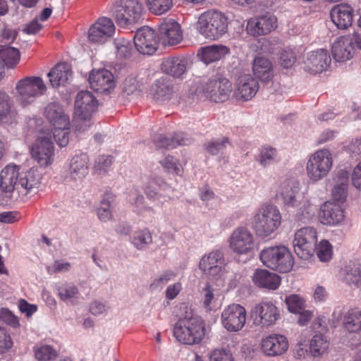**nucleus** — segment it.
<instances>
[{"instance_id": "412c9836", "label": "nucleus", "mask_w": 361, "mask_h": 361, "mask_svg": "<svg viewBox=\"0 0 361 361\" xmlns=\"http://www.w3.org/2000/svg\"><path fill=\"white\" fill-rule=\"evenodd\" d=\"M41 180V174L37 169L31 168L29 170L20 173L17 183V193L23 199L32 192L33 189L39 187Z\"/></svg>"}, {"instance_id": "49530a36", "label": "nucleus", "mask_w": 361, "mask_h": 361, "mask_svg": "<svg viewBox=\"0 0 361 361\" xmlns=\"http://www.w3.org/2000/svg\"><path fill=\"white\" fill-rule=\"evenodd\" d=\"M88 173L85 159H75L70 164L71 178L74 180H82Z\"/></svg>"}, {"instance_id": "bf43d9fd", "label": "nucleus", "mask_w": 361, "mask_h": 361, "mask_svg": "<svg viewBox=\"0 0 361 361\" xmlns=\"http://www.w3.org/2000/svg\"><path fill=\"white\" fill-rule=\"evenodd\" d=\"M296 61V55L291 49H284L281 51L279 63L285 68H290Z\"/></svg>"}, {"instance_id": "6e6d98bb", "label": "nucleus", "mask_w": 361, "mask_h": 361, "mask_svg": "<svg viewBox=\"0 0 361 361\" xmlns=\"http://www.w3.org/2000/svg\"><path fill=\"white\" fill-rule=\"evenodd\" d=\"M69 127L57 126L53 128L54 138L60 147H65L68 143Z\"/></svg>"}, {"instance_id": "c85d7f7f", "label": "nucleus", "mask_w": 361, "mask_h": 361, "mask_svg": "<svg viewBox=\"0 0 361 361\" xmlns=\"http://www.w3.org/2000/svg\"><path fill=\"white\" fill-rule=\"evenodd\" d=\"M188 60L183 56L164 59L161 65V71L174 78L181 77L186 71Z\"/></svg>"}, {"instance_id": "ea45409f", "label": "nucleus", "mask_w": 361, "mask_h": 361, "mask_svg": "<svg viewBox=\"0 0 361 361\" xmlns=\"http://www.w3.org/2000/svg\"><path fill=\"white\" fill-rule=\"evenodd\" d=\"M20 59V51L18 49L0 44V59L8 68H13L18 63Z\"/></svg>"}, {"instance_id": "4d7b16f0", "label": "nucleus", "mask_w": 361, "mask_h": 361, "mask_svg": "<svg viewBox=\"0 0 361 361\" xmlns=\"http://www.w3.org/2000/svg\"><path fill=\"white\" fill-rule=\"evenodd\" d=\"M229 144L228 138L223 137L216 140H212L205 145L206 150L212 155H216L219 152L222 151L226 145Z\"/></svg>"}, {"instance_id": "39448f33", "label": "nucleus", "mask_w": 361, "mask_h": 361, "mask_svg": "<svg viewBox=\"0 0 361 361\" xmlns=\"http://www.w3.org/2000/svg\"><path fill=\"white\" fill-rule=\"evenodd\" d=\"M142 10L139 0H118L112 6V17L118 26L126 27L139 22Z\"/></svg>"}, {"instance_id": "f03ea898", "label": "nucleus", "mask_w": 361, "mask_h": 361, "mask_svg": "<svg viewBox=\"0 0 361 361\" xmlns=\"http://www.w3.org/2000/svg\"><path fill=\"white\" fill-rule=\"evenodd\" d=\"M197 29L205 38L218 39L228 30V18L220 11L208 10L199 16Z\"/></svg>"}, {"instance_id": "c03bdc74", "label": "nucleus", "mask_w": 361, "mask_h": 361, "mask_svg": "<svg viewBox=\"0 0 361 361\" xmlns=\"http://www.w3.org/2000/svg\"><path fill=\"white\" fill-rule=\"evenodd\" d=\"M114 200V195L111 192H106L101 201L100 207L97 209V216L102 221L106 222L112 217L111 202Z\"/></svg>"}, {"instance_id": "8fccbe9b", "label": "nucleus", "mask_w": 361, "mask_h": 361, "mask_svg": "<svg viewBox=\"0 0 361 361\" xmlns=\"http://www.w3.org/2000/svg\"><path fill=\"white\" fill-rule=\"evenodd\" d=\"M114 44L117 58L127 59L131 56L133 47L129 41L125 39H116L114 40Z\"/></svg>"}, {"instance_id": "a18cd8bd", "label": "nucleus", "mask_w": 361, "mask_h": 361, "mask_svg": "<svg viewBox=\"0 0 361 361\" xmlns=\"http://www.w3.org/2000/svg\"><path fill=\"white\" fill-rule=\"evenodd\" d=\"M329 342L322 334H315L310 341V351L314 357L323 355L329 348Z\"/></svg>"}, {"instance_id": "864d4df0", "label": "nucleus", "mask_w": 361, "mask_h": 361, "mask_svg": "<svg viewBox=\"0 0 361 361\" xmlns=\"http://www.w3.org/2000/svg\"><path fill=\"white\" fill-rule=\"evenodd\" d=\"M296 190L288 184H284L281 191V197L284 204L288 207H295L298 203V197L295 195Z\"/></svg>"}, {"instance_id": "13d9d810", "label": "nucleus", "mask_w": 361, "mask_h": 361, "mask_svg": "<svg viewBox=\"0 0 361 361\" xmlns=\"http://www.w3.org/2000/svg\"><path fill=\"white\" fill-rule=\"evenodd\" d=\"M160 163L168 173L177 176L182 175L183 168L178 159H161Z\"/></svg>"}, {"instance_id": "338daca9", "label": "nucleus", "mask_w": 361, "mask_h": 361, "mask_svg": "<svg viewBox=\"0 0 361 361\" xmlns=\"http://www.w3.org/2000/svg\"><path fill=\"white\" fill-rule=\"evenodd\" d=\"M17 32L11 29H4L0 36V44L8 45L12 43L16 38Z\"/></svg>"}, {"instance_id": "69168bd1", "label": "nucleus", "mask_w": 361, "mask_h": 361, "mask_svg": "<svg viewBox=\"0 0 361 361\" xmlns=\"http://www.w3.org/2000/svg\"><path fill=\"white\" fill-rule=\"evenodd\" d=\"M209 361H232V355L225 350H214L209 357Z\"/></svg>"}, {"instance_id": "603ef678", "label": "nucleus", "mask_w": 361, "mask_h": 361, "mask_svg": "<svg viewBox=\"0 0 361 361\" xmlns=\"http://www.w3.org/2000/svg\"><path fill=\"white\" fill-rule=\"evenodd\" d=\"M316 250L317 255L321 262H326L332 259L333 247L328 240H322Z\"/></svg>"}, {"instance_id": "37998d69", "label": "nucleus", "mask_w": 361, "mask_h": 361, "mask_svg": "<svg viewBox=\"0 0 361 361\" xmlns=\"http://www.w3.org/2000/svg\"><path fill=\"white\" fill-rule=\"evenodd\" d=\"M146 6L150 13L157 16L169 12L173 6V0H145Z\"/></svg>"}, {"instance_id": "423d86ee", "label": "nucleus", "mask_w": 361, "mask_h": 361, "mask_svg": "<svg viewBox=\"0 0 361 361\" xmlns=\"http://www.w3.org/2000/svg\"><path fill=\"white\" fill-rule=\"evenodd\" d=\"M16 90L18 93V102L23 107H25L34 102L36 97L43 94L47 90V87L41 78L30 76L19 80Z\"/></svg>"}, {"instance_id": "4468645a", "label": "nucleus", "mask_w": 361, "mask_h": 361, "mask_svg": "<svg viewBox=\"0 0 361 361\" xmlns=\"http://www.w3.org/2000/svg\"><path fill=\"white\" fill-rule=\"evenodd\" d=\"M159 40L155 31L148 26L138 29L134 36L135 46L142 54H153L158 48Z\"/></svg>"}, {"instance_id": "aec40b11", "label": "nucleus", "mask_w": 361, "mask_h": 361, "mask_svg": "<svg viewBox=\"0 0 361 361\" xmlns=\"http://www.w3.org/2000/svg\"><path fill=\"white\" fill-rule=\"evenodd\" d=\"M89 82L91 88L100 93H109L115 87L114 75L104 68L92 70L89 77Z\"/></svg>"}, {"instance_id": "f8f14e48", "label": "nucleus", "mask_w": 361, "mask_h": 361, "mask_svg": "<svg viewBox=\"0 0 361 361\" xmlns=\"http://www.w3.org/2000/svg\"><path fill=\"white\" fill-rule=\"evenodd\" d=\"M202 89L205 97L214 102H223L228 99L232 85L225 78L215 77L204 83Z\"/></svg>"}, {"instance_id": "72a5a7b5", "label": "nucleus", "mask_w": 361, "mask_h": 361, "mask_svg": "<svg viewBox=\"0 0 361 361\" xmlns=\"http://www.w3.org/2000/svg\"><path fill=\"white\" fill-rule=\"evenodd\" d=\"M191 140L184 133H176L174 135L166 136L159 135L154 139V143L159 148L173 149L177 146L187 145Z\"/></svg>"}, {"instance_id": "20e7f679", "label": "nucleus", "mask_w": 361, "mask_h": 361, "mask_svg": "<svg viewBox=\"0 0 361 361\" xmlns=\"http://www.w3.org/2000/svg\"><path fill=\"white\" fill-rule=\"evenodd\" d=\"M259 258L264 265L281 273L290 271L294 265L293 255L288 248L284 245L263 249L260 252Z\"/></svg>"}, {"instance_id": "6ab92c4d", "label": "nucleus", "mask_w": 361, "mask_h": 361, "mask_svg": "<svg viewBox=\"0 0 361 361\" xmlns=\"http://www.w3.org/2000/svg\"><path fill=\"white\" fill-rule=\"evenodd\" d=\"M331 61L328 51L320 49L307 54L303 68L312 74L320 73L326 70Z\"/></svg>"}, {"instance_id": "09e8293b", "label": "nucleus", "mask_w": 361, "mask_h": 361, "mask_svg": "<svg viewBox=\"0 0 361 361\" xmlns=\"http://www.w3.org/2000/svg\"><path fill=\"white\" fill-rule=\"evenodd\" d=\"M58 293L60 299L64 302L78 298L80 294L78 287L73 283L61 285L58 288Z\"/></svg>"}, {"instance_id": "393cba45", "label": "nucleus", "mask_w": 361, "mask_h": 361, "mask_svg": "<svg viewBox=\"0 0 361 361\" xmlns=\"http://www.w3.org/2000/svg\"><path fill=\"white\" fill-rule=\"evenodd\" d=\"M258 90L257 80L250 74H244L238 78L235 95L237 99L247 101L256 94Z\"/></svg>"}, {"instance_id": "2eb2a0df", "label": "nucleus", "mask_w": 361, "mask_h": 361, "mask_svg": "<svg viewBox=\"0 0 361 361\" xmlns=\"http://www.w3.org/2000/svg\"><path fill=\"white\" fill-rule=\"evenodd\" d=\"M159 39L164 46H174L183 39V32L179 23L173 19L164 20L158 29Z\"/></svg>"}, {"instance_id": "58836bf2", "label": "nucleus", "mask_w": 361, "mask_h": 361, "mask_svg": "<svg viewBox=\"0 0 361 361\" xmlns=\"http://www.w3.org/2000/svg\"><path fill=\"white\" fill-rule=\"evenodd\" d=\"M343 325L350 333L361 331V310L358 308L348 310L344 315Z\"/></svg>"}, {"instance_id": "774afa93", "label": "nucleus", "mask_w": 361, "mask_h": 361, "mask_svg": "<svg viewBox=\"0 0 361 361\" xmlns=\"http://www.w3.org/2000/svg\"><path fill=\"white\" fill-rule=\"evenodd\" d=\"M352 183L356 188L361 190V161L353 169Z\"/></svg>"}, {"instance_id": "79ce46f5", "label": "nucleus", "mask_w": 361, "mask_h": 361, "mask_svg": "<svg viewBox=\"0 0 361 361\" xmlns=\"http://www.w3.org/2000/svg\"><path fill=\"white\" fill-rule=\"evenodd\" d=\"M141 91L142 83L135 75H128L121 84V93L124 96L138 95Z\"/></svg>"}, {"instance_id": "9b49d317", "label": "nucleus", "mask_w": 361, "mask_h": 361, "mask_svg": "<svg viewBox=\"0 0 361 361\" xmlns=\"http://www.w3.org/2000/svg\"><path fill=\"white\" fill-rule=\"evenodd\" d=\"M253 324L262 327L271 326L280 318L279 308L271 301H262L255 305L250 312Z\"/></svg>"}, {"instance_id": "cd10ccee", "label": "nucleus", "mask_w": 361, "mask_h": 361, "mask_svg": "<svg viewBox=\"0 0 361 361\" xmlns=\"http://www.w3.org/2000/svg\"><path fill=\"white\" fill-rule=\"evenodd\" d=\"M44 115L53 128L57 126H70L68 116L64 113L60 104L56 102L49 104L44 108Z\"/></svg>"}, {"instance_id": "a211bd4d", "label": "nucleus", "mask_w": 361, "mask_h": 361, "mask_svg": "<svg viewBox=\"0 0 361 361\" xmlns=\"http://www.w3.org/2000/svg\"><path fill=\"white\" fill-rule=\"evenodd\" d=\"M225 265L224 253L219 250L204 255L200 259L199 268L209 277H215L221 271Z\"/></svg>"}, {"instance_id": "4be33fe9", "label": "nucleus", "mask_w": 361, "mask_h": 361, "mask_svg": "<svg viewBox=\"0 0 361 361\" xmlns=\"http://www.w3.org/2000/svg\"><path fill=\"white\" fill-rule=\"evenodd\" d=\"M276 26L275 16L264 15L249 20L246 30L250 35L260 36L270 33Z\"/></svg>"}, {"instance_id": "9d476101", "label": "nucleus", "mask_w": 361, "mask_h": 361, "mask_svg": "<svg viewBox=\"0 0 361 361\" xmlns=\"http://www.w3.org/2000/svg\"><path fill=\"white\" fill-rule=\"evenodd\" d=\"M247 311L240 304L233 303L226 306L222 311L221 322L228 332H238L245 326Z\"/></svg>"}, {"instance_id": "e2e57ef3", "label": "nucleus", "mask_w": 361, "mask_h": 361, "mask_svg": "<svg viewBox=\"0 0 361 361\" xmlns=\"http://www.w3.org/2000/svg\"><path fill=\"white\" fill-rule=\"evenodd\" d=\"M13 346V341L6 330L0 327V353H5Z\"/></svg>"}, {"instance_id": "bb28decb", "label": "nucleus", "mask_w": 361, "mask_h": 361, "mask_svg": "<svg viewBox=\"0 0 361 361\" xmlns=\"http://www.w3.org/2000/svg\"><path fill=\"white\" fill-rule=\"evenodd\" d=\"M252 282L259 288L275 290L281 285V279L276 273L267 269H257L252 276Z\"/></svg>"}, {"instance_id": "4c0bfd02", "label": "nucleus", "mask_w": 361, "mask_h": 361, "mask_svg": "<svg viewBox=\"0 0 361 361\" xmlns=\"http://www.w3.org/2000/svg\"><path fill=\"white\" fill-rule=\"evenodd\" d=\"M11 100L7 93L0 91V121L12 124L16 122L17 113L11 109Z\"/></svg>"}, {"instance_id": "e433bc0d", "label": "nucleus", "mask_w": 361, "mask_h": 361, "mask_svg": "<svg viewBox=\"0 0 361 361\" xmlns=\"http://www.w3.org/2000/svg\"><path fill=\"white\" fill-rule=\"evenodd\" d=\"M54 147L49 137H39L30 148L32 158H51Z\"/></svg>"}, {"instance_id": "f704fd0d", "label": "nucleus", "mask_w": 361, "mask_h": 361, "mask_svg": "<svg viewBox=\"0 0 361 361\" xmlns=\"http://www.w3.org/2000/svg\"><path fill=\"white\" fill-rule=\"evenodd\" d=\"M49 82L53 87L64 85L72 76V71L69 66L64 63L56 64L48 73Z\"/></svg>"}, {"instance_id": "a878e982", "label": "nucleus", "mask_w": 361, "mask_h": 361, "mask_svg": "<svg viewBox=\"0 0 361 361\" xmlns=\"http://www.w3.org/2000/svg\"><path fill=\"white\" fill-rule=\"evenodd\" d=\"M319 219L324 225H336L343 220L344 211L338 204L327 202L322 205Z\"/></svg>"}, {"instance_id": "7c9ffc66", "label": "nucleus", "mask_w": 361, "mask_h": 361, "mask_svg": "<svg viewBox=\"0 0 361 361\" xmlns=\"http://www.w3.org/2000/svg\"><path fill=\"white\" fill-rule=\"evenodd\" d=\"M175 93L173 82L166 78L157 80L152 86L153 98L157 101H166L171 99Z\"/></svg>"}, {"instance_id": "b1692460", "label": "nucleus", "mask_w": 361, "mask_h": 361, "mask_svg": "<svg viewBox=\"0 0 361 361\" xmlns=\"http://www.w3.org/2000/svg\"><path fill=\"white\" fill-rule=\"evenodd\" d=\"M330 16L338 29L346 30L353 24L354 9L348 4H337L331 8Z\"/></svg>"}, {"instance_id": "c756f323", "label": "nucleus", "mask_w": 361, "mask_h": 361, "mask_svg": "<svg viewBox=\"0 0 361 361\" xmlns=\"http://www.w3.org/2000/svg\"><path fill=\"white\" fill-rule=\"evenodd\" d=\"M331 166V159H309L307 175L313 181H317L327 175Z\"/></svg>"}, {"instance_id": "2f4dec72", "label": "nucleus", "mask_w": 361, "mask_h": 361, "mask_svg": "<svg viewBox=\"0 0 361 361\" xmlns=\"http://www.w3.org/2000/svg\"><path fill=\"white\" fill-rule=\"evenodd\" d=\"M230 52L228 47L224 45H211L202 47L197 56L206 64L220 60Z\"/></svg>"}, {"instance_id": "c9c22d12", "label": "nucleus", "mask_w": 361, "mask_h": 361, "mask_svg": "<svg viewBox=\"0 0 361 361\" xmlns=\"http://www.w3.org/2000/svg\"><path fill=\"white\" fill-rule=\"evenodd\" d=\"M252 71L262 81L268 82L273 76L272 63L265 57L257 56L252 62Z\"/></svg>"}, {"instance_id": "dca6fc26", "label": "nucleus", "mask_w": 361, "mask_h": 361, "mask_svg": "<svg viewBox=\"0 0 361 361\" xmlns=\"http://www.w3.org/2000/svg\"><path fill=\"white\" fill-rule=\"evenodd\" d=\"M288 338L281 334H273L263 338L260 343L262 353L269 357H276L284 354L288 349Z\"/></svg>"}, {"instance_id": "a19ab883", "label": "nucleus", "mask_w": 361, "mask_h": 361, "mask_svg": "<svg viewBox=\"0 0 361 361\" xmlns=\"http://www.w3.org/2000/svg\"><path fill=\"white\" fill-rule=\"evenodd\" d=\"M295 207H297L295 218L298 222L306 223L314 215V206L305 197H302Z\"/></svg>"}, {"instance_id": "de8ad7c7", "label": "nucleus", "mask_w": 361, "mask_h": 361, "mask_svg": "<svg viewBox=\"0 0 361 361\" xmlns=\"http://www.w3.org/2000/svg\"><path fill=\"white\" fill-rule=\"evenodd\" d=\"M152 242V234L147 228L136 231L132 238V243L138 250L145 248Z\"/></svg>"}, {"instance_id": "f3484780", "label": "nucleus", "mask_w": 361, "mask_h": 361, "mask_svg": "<svg viewBox=\"0 0 361 361\" xmlns=\"http://www.w3.org/2000/svg\"><path fill=\"white\" fill-rule=\"evenodd\" d=\"M113 21L106 17L99 18L89 29L88 39L93 43H104L115 32Z\"/></svg>"}, {"instance_id": "0e129e2a", "label": "nucleus", "mask_w": 361, "mask_h": 361, "mask_svg": "<svg viewBox=\"0 0 361 361\" xmlns=\"http://www.w3.org/2000/svg\"><path fill=\"white\" fill-rule=\"evenodd\" d=\"M348 194V186L341 185H335L332 190V195L335 200L338 202H344Z\"/></svg>"}, {"instance_id": "5fc2aeb1", "label": "nucleus", "mask_w": 361, "mask_h": 361, "mask_svg": "<svg viewBox=\"0 0 361 361\" xmlns=\"http://www.w3.org/2000/svg\"><path fill=\"white\" fill-rule=\"evenodd\" d=\"M286 303L290 312L300 313L305 309V300L298 295H290L286 298Z\"/></svg>"}, {"instance_id": "473e14b6", "label": "nucleus", "mask_w": 361, "mask_h": 361, "mask_svg": "<svg viewBox=\"0 0 361 361\" xmlns=\"http://www.w3.org/2000/svg\"><path fill=\"white\" fill-rule=\"evenodd\" d=\"M342 281L349 286L361 287V262L350 261L342 271Z\"/></svg>"}, {"instance_id": "052dcab7", "label": "nucleus", "mask_w": 361, "mask_h": 361, "mask_svg": "<svg viewBox=\"0 0 361 361\" xmlns=\"http://www.w3.org/2000/svg\"><path fill=\"white\" fill-rule=\"evenodd\" d=\"M0 321L13 328H16L20 325L18 317L7 308H1L0 310Z\"/></svg>"}, {"instance_id": "6e6552de", "label": "nucleus", "mask_w": 361, "mask_h": 361, "mask_svg": "<svg viewBox=\"0 0 361 361\" xmlns=\"http://www.w3.org/2000/svg\"><path fill=\"white\" fill-rule=\"evenodd\" d=\"M317 233L312 227H303L295 233L293 247L295 254L301 259H308L316 251Z\"/></svg>"}, {"instance_id": "3c124183", "label": "nucleus", "mask_w": 361, "mask_h": 361, "mask_svg": "<svg viewBox=\"0 0 361 361\" xmlns=\"http://www.w3.org/2000/svg\"><path fill=\"white\" fill-rule=\"evenodd\" d=\"M35 355L38 361H54L57 357V353L50 345H44L35 349Z\"/></svg>"}, {"instance_id": "0eeeda50", "label": "nucleus", "mask_w": 361, "mask_h": 361, "mask_svg": "<svg viewBox=\"0 0 361 361\" xmlns=\"http://www.w3.org/2000/svg\"><path fill=\"white\" fill-rule=\"evenodd\" d=\"M97 106V100L91 92L87 90L80 91L78 93L75 100V117L78 123L76 125L77 130L82 128L84 130L90 126V122L92 114Z\"/></svg>"}, {"instance_id": "1a4fd4ad", "label": "nucleus", "mask_w": 361, "mask_h": 361, "mask_svg": "<svg viewBox=\"0 0 361 361\" xmlns=\"http://www.w3.org/2000/svg\"><path fill=\"white\" fill-rule=\"evenodd\" d=\"M361 49V35L357 32L338 37L332 46V54L336 61L350 59L355 49Z\"/></svg>"}, {"instance_id": "5701e85b", "label": "nucleus", "mask_w": 361, "mask_h": 361, "mask_svg": "<svg viewBox=\"0 0 361 361\" xmlns=\"http://www.w3.org/2000/svg\"><path fill=\"white\" fill-rule=\"evenodd\" d=\"M19 167L15 164L6 166L0 172V188L6 197L17 192V183L19 179Z\"/></svg>"}, {"instance_id": "7ed1b4c3", "label": "nucleus", "mask_w": 361, "mask_h": 361, "mask_svg": "<svg viewBox=\"0 0 361 361\" xmlns=\"http://www.w3.org/2000/svg\"><path fill=\"white\" fill-rule=\"evenodd\" d=\"M252 224L257 235L267 238L280 227L281 214L276 206L265 205L257 210Z\"/></svg>"}, {"instance_id": "ddd939ff", "label": "nucleus", "mask_w": 361, "mask_h": 361, "mask_svg": "<svg viewBox=\"0 0 361 361\" xmlns=\"http://www.w3.org/2000/svg\"><path fill=\"white\" fill-rule=\"evenodd\" d=\"M229 245L233 252L238 255L250 254L255 248L254 236L246 228H238L231 234Z\"/></svg>"}, {"instance_id": "f257e3e1", "label": "nucleus", "mask_w": 361, "mask_h": 361, "mask_svg": "<svg viewBox=\"0 0 361 361\" xmlns=\"http://www.w3.org/2000/svg\"><path fill=\"white\" fill-rule=\"evenodd\" d=\"M185 313L186 315L175 324L173 335L183 344H198L205 335L204 321L197 316H193L192 312Z\"/></svg>"}, {"instance_id": "680f3d73", "label": "nucleus", "mask_w": 361, "mask_h": 361, "mask_svg": "<svg viewBox=\"0 0 361 361\" xmlns=\"http://www.w3.org/2000/svg\"><path fill=\"white\" fill-rule=\"evenodd\" d=\"M111 159H97L92 169L94 174L102 176L105 175L111 166Z\"/></svg>"}]
</instances>
